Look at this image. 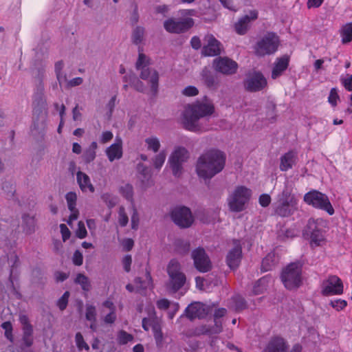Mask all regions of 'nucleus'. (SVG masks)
<instances>
[{
	"mask_svg": "<svg viewBox=\"0 0 352 352\" xmlns=\"http://www.w3.org/2000/svg\"><path fill=\"white\" fill-rule=\"evenodd\" d=\"M214 69L226 75H232L236 72L238 64L228 57H219L214 60Z\"/></svg>",
	"mask_w": 352,
	"mask_h": 352,
	"instance_id": "16",
	"label": "nucleus"
},
{
	"mask_svg": "<svg viewBox=\"0 0 352 352\" xmlns=\"http://www.w3.org/2000/svg\"><path fill=\"white\" fill-rule=\"evenodd\" d=\"M201 80L204 85L209 89H217L219 81L217 77L211 71L207 68H204L201 73Z\"/></svg>",
	"mask_w": 352,
	"mask_h": 352,
	"instance_id": "24",
	"label": "nucleus"
},
{
	"mask_svg": "<svg viewBox=\"0 0 352 352\" xmlns=\"http://www.w3.org/2000/svg\"><path fill=\"white\" fill-rule=\"evenodd\" d=\"M214 112L213 103L206 99L205 101H196L188 104L186 108L182 118V124L185 129L192 132H200L203 131L199 124V120Z\"/></svg>",
	"mask_w": 352,
	"mask_h": 352,
	"instance_id": "2",
	"label": "nucleus"
},
{
	"mask_svg": "<svg viewBox=\"0 0 352 352\" xmlns=\"http://www.w3.org/2000/svg\"><path fill=\"white\" fill-rule=\"evenodd\" d=\"M145 142L148 145V150H152L155 153L159 151L160 147V143L157 138L152 137L146 138L145 140Z\"/></svg>",
	"mask_w": 352,
	"mask_h": 352,
	"instance_id": "46",
	"label": "nucleus"
},
{
	"mask_svg": "<svg viewBox=\"0 0 352 352\" xmlns=\"http://www.w3.org/2000/svg\"><path fill=\"white\" fill-rule=\"evenodd\" d=\"M149 65L148 60L146 58V56L143 53H140L138 59L136 62L135 66L137 69H142V67H144V65Z\"/></svg>",
	"mask_w": 352,
	"mask_h": 352,
	"instance_id": "56",
	"label": "nucleus"
},
{
	"mask_svg": "<svg viewBox=\"0 0 352 352\" xmlns=\"http://www.w3.org/2000/svg\"><path fill=\"white\" fill-rule=\"evenodd\" d=\"M137 168L138 171L141 175L140 179L142 182L145 184L146 186H148L150 183V179L151 178V170L142 164H139Z\"/></svg>",
	"mask_w": 352,
	"mask_h": 352,
	"instance_id": "32",
	"label": "nucleus"
},
{
	"mask_svg": "<svg viewBox=\"0 0 352 352\" xmlns=\"http://www.w3.org/2000/svg\"><path fill=\"white\" fill-rule=\"evenodd\" d=\"M289 62V58L288 56L278 58L272 72V78L276 79L279 77L288 67Z\"/></svg>",
	"mask_w": 352,
	"mask_h": 352,
	"instance_id": "26",
	"label": "nucleus"
},
{
	"mask_svg": "<svg viewBox=\"0 0 352 352\" xmlns=\"http://www.w3.org/2000/svg\"><path fill=\"white\" fill-rule=\"evenodd\" d=\"M76 179L79 187L82 192H86L87 190L90 192H94V187L91 183L89 177L86 173L82 171H78L76 173Z\"/></svg>",
	"mask_w": 352,
	"mask_h": 352,
	"instance_id": "25",
	"label": "nucleus"
},
{
	"mask_svg": "<svg viewBox=\"0 0 352 352\" xmlns=\"http://www.w3.org/2000/svg\"><path fill=\"white\" fill-rule=\"evenodd\" d=\"M133 340V336L124 330H121L118 334V342L120 344H126Z\"/></svg>",
	"mask_w": 352,
	"mask_h": 352,
	"instance_id": "43",
	"label": "nucleus"
},
{
	"mask_svg": "<svg viewBox=\"0 0 352 352\" xmlns=\"http://www.w3.org/2000/svg\"><path fill=\"white\" fill-rule=\"evenodd\" d=\"M166 271L168 275V280L166 283V289L172 293H176L185 285L186 276L182 271L179 262L176 259L170 261Z\"/></svg>",
	"mask_w": 352,
	"mask_h": 352,
	"instance_id": "4",
	"label": "nucleus"
},
{
	"mask_svg": "<svg viewBox=\"0 0 352 352\" xmlns=\"http://www.w3.org/2000/svg\"><path fill=\"white\" fill-rule=\"evenodd\" d=\"M144 28L140 26H138L133 30L132 34V41L133 43L138 45L140 43L144 37Z\"/></svg>",
	"mask_w": 352,
	"mask_h": 352,
	"instance_id": "40",
	"label": "nucleus"
},
{
	"mask_svg": "<svg viewBox=\"0 0 352 352\" xmlns=\"http://www.w3.org/2000/svg\"><path fill=\"white\" fill-rule=\"evenodd\" d=\"M232 307L236 312H240L247 308V302L240 295H234L232 298Z\"/></svg>",
	"mask_w": 352,
	"mask_h": 352,
	"instance_id": "33",
	"label": "nucleus"
},
{
	"mask_svg": "<svg viewBox=\"0 0 352 352\" xmlns=\"http://www.w3.org/2000/svg\"><path fill=\"white\" fill-rule=\"evenodd\" d=\"M268 279L264 276L258 279L253 287V294L254 295H258L264 292L267 287Z\"/></svg>",
	"mask_w": 352,
	"mask_h": 352,
	"instance_id": "37",
	"label": "nucleus"
},
{
	"mask_svg": "<svg viewBox=\"0 0 352 352\" xmlns=\"http://www.w3.org/2000/svg\"><path fill=\"white\" fill-rule=\"evenodd\" d=\"M342 280L336 275H331L322 283V294L325 296L343 294Z\"/></svg>",
	"mask_w": 352,
	"mask_h": 352,
	"instance_id": "14",
	"label": "nucleus"
},
{
	"mask_svg": "<svg viewBox=\"0 0 352 352\" xmlns=\"http://www.w3.org/2000/svg\"><path fill=\"white\" fill-rule=\"evenodd\" d=\"M258 13L256 10H250L249 14L242 16L234 24L235 32L239 35H244L250 28V23L258 19Z\"/></svg>",
	"mask_w": 352,
	"mask_h": 352,
	"instance_id": "19",
	"label": "nucleus"
},
{
	"mask_svg": "<svg viewBox=\"0 0 352 352\" xmlns=\"http://www.w3.org/2000/svg\"><path fill=\"white\" fill-rule=\"evenodd\" d=\"M206 42L201 53L205 56H215L221 54V43L212 35L207 34L204 38Z\"/></svg>",
	"mask_w": 352,
	"mask_h": 352,
	"instance_id": "17",
	"label": "nucleus"
},
{
	"mask_svg": "<svg viewBox=\"0 0 352 352\" xmlns=\"http://www.w3.org/2000/svg\"><path fill=\"white\" fill-rule=\"evenodd\" d=\"M1 327L5 330V336L10 341L13 342L12 325L10 322L6 321L2 323Z\"/></svg>",
	"mask_w": 352,
	"mask_h": 352,
	"instance_id": "50",
	"label": "nucleus"
},
{
	"mask_svg": "<svg viewBox=\"0 0 352 352\" xmlns=\"http://www.w3.org/2000/svg\"><path fill=\"white\" fill-rule=\"evenodd\" d=\"M157 322H156L154 319L144 318L142 319V328L145 331H148L149 327L153 328V324H157Z\"/></svg>",
	"mask_w": 352,
	"mask_h": 352,
	"instance_id": "61",
	"label": "nucleus"
},
{
	"mask_svg": "<svg viewBox=\"0 0 352 352\" xmlns=\"http://www.w3.org/2000/svg\"><path fill=\"white\" fill-rule=\"evenodd\" d=\"M141 70L140 78L145 80H148L151 84V91L153 96H155L158 92L159 74L155 69H151L146 65L140 69Z\"/></svg>",
	"mask_w": 352,
	"mask_h": 352,
	"instance_id": "18",
	"label": "nucleus"
},
{
	"mask_svg": "<svg viewBox=\"0 0 352 352\" xmlns=\"http://www.w3.org/2000/svg\"><path fill=\"white\" fill-rule=\"evenodd\" d=\"M182 94L186 96H195L199 94V91L194 86H188L183 89Z\"/></svg>",
	"mask_w": 352,
	"mask_h": 352,
	"instance_id": "59",
	"label": "nucleus"
},
{
	"mask_svg": "<svg viewBox=\"0 0 352 352\" xmlns=\"http://www.w3.org/2000/svg\"><path fill=\"white\" fill-rule=\"evenodd\" d=\"M166 160V153L162 151L155 156L153 159V165L155 168L160 169L163 166Z\"/></svg>",
	"mask_w": 352,
	"mask_h": 352,
	"instance_id": "49",
	"label": "nucleus"
},
{
	"mask_svg": "<svg viewBox=\"0 0 352 352\" xmlns=\"http://www.w3.org/2000/svg\"><path fill=\"white\" fill-rule=\"evenodd\" d=\"M98 148L96 142H92L89 146L85 151L82 156L83 161L86 164L93 162L96 156V150Z\"/></svg>",
	"mask_w": 352,
	"mask_h": 352,
	"instance_id": "31",
	"label": "nucleus"
},
{
	"mask_svg": "<svg viewBox=\"0 0 352 352\" xmlns=\"http://www.w3.org/2000/svg\"><path fill=\"white\" fill-rule=\"evenodd\" d=\"M329 305L336 311H339L344 309L347 306V302L345 300L338 299L331 300Z\"/></svg>",
	"mask_w": 352,
	"mask_h": 352,
	"instance_id": "51",
	"label": "nucleus"
},
{
	"mask_svg": "<svg viewBox=\"0 0 352 352\" xmlns=\"http://www.w3.org/2000/svg\"><path fill=\"white\" fill-rule=\"evenodd\" d=\"M303 201L315 208L326 211L329 215L335 212L328 196L317 190H311L305 193Z\"/></svg>",
	"mask_w": 352,
	"mask_h": 352,
	"instance_id": "6",
	"label": "nucleus"
},
{
	"mask_svg": "<svg viewBox=\"0 0 352 352\" xmlns=\"http://www.w3.org/2000/svg\"><path fill=\"white\" fill-rule=\"evenodd\" d=\"M251 189L244 186H238L228 197V205L231 212L243 211L252 197Z\"/></svg>",
	"mask_w": 352,
	"mask_h": 352,
	"instance_id": "5",
	"label": "nucleus"
},
{
	"mask_svg": "<svg viewBox=\"0 0 352 352\" xmlns=\"http://www.w3.org/2000/svg\"><path fill=\"white\" fill-rule=\"evenodd\" d=\"M174 245L175 251L179 254H186L190 251V244L188 241L182 239H176Z\"/></svg>",
	"mask_w": 352,
	"mask_h": 352,
	"instance_id": "34",
	"label": "nucleus"
},
{
	"mask_svg": "<svg viewBox=\"0 0 352 352\" xmlns=\"http://www.w3.org/2000/svg\"><path fill=\"white\" fill-rule=\"evenodd\" d=\"M287 341L280 336H273L266 344L263 352H287Z\"/></svg>",
	"mask_w": 352,
	"mask_h": 352,
	"instance_id": "20",
	"label": "nucleus"
},
{
	"mask_svg": "<svg viewBox=\"0 0 352 352\" xmlns=\"http://www.w3.org/2000/svg\"><path fill=\"white\" fill-rule=\"evenodd\" d=\"M194 334L197 336H200L202 335L211 336L213 335L214 333L211 326L204 324L195 328L194 331Z\"/></svg>",
	"mask_w": 352,
	"mask_h": 352,
	"instance_id": "42",
	"label": "nucleus"
},
{
	"mask_svg": "<svg viewBox=\"0 0 352 352\" xmlns=\"http://www.w3.org/2000/svg\"><path fill=\"white\" fill-rule=\"evenodd\" d=\"M242 258V248L239 244L236 245L228 253L226 263L231 270H236Z\"/></svg>",
	"mask_w": 352,
	"mask_h": 352,
	"instance_id": "22",
	"label": "nucleus"
},
{
	"mask_svg": "<svg viewBox=\"0 0 352 352\" xmlns=\"http://www.w3.org/2000/svg\"><path fill=\"white\" fill-rule=\"evenodd\" d=\"M244 87L250 92L263 90L267 85V79L261 72H254L244 80Z\"/></svg>",
	"mask_w": 352,
	"mask_h": 352,
	"instance_id": "13",
	"label": "nucleus"
},
{
	"mask_svg": "<svg viewBox=\"0 0 352 352\" xmlns=\"http://www.w3.org/2000/svg\"><path fill=\"white\" fill-rule=\"evenodd\" d=\"M211 311L209 305L200 302H195L190 304L185 309L186 317L193 320L195 318L202 319L206 318Z\"/></svg>",
	"mask_w": 352,
	"mask_h": 352,
	"instance_id": "15",
	"label": "nucleus"
},
{
	"mask_svg": "<svg viewBox=\"0 0 352 352\" xmlns=\"http://www.w3.org/2000/svg\"><path fill=\"white\" fill-rule=\"evenodd\" d=\"M214 324L213 326H211L212 331H213V333L219 334L223 330L222 323L220 320H219V318H214Z\"/></svg>",
	"mask_w": 352,
	"mask_h": 352,
	"instance_id": "64",
	"label": "nucleus"
},
{
	"mask_svg": "<svg viewBox=\"0 0 352 352\" xmlns=\"http://www.w3.org/2000/svg\"><path fill=\"white\" fill-rule=\"evenodd\" d=\"M134 283L136 285L137 291L146 289L148 287H152L151 285H148L146 280H143L140 277H136L134 279Z\"/></svg>",
	"mask_w": 352,
	"mask_h": 352,
	"instance_id": "54",
	"label": "nucleus"
},
{
	"mask_svg": "<svg viewBox=\"0 0 352 352\" xmlns=\"http://www.w3.org/2000/svg\"><path fill=\"white\" fill-rule=\"evenodd\" d=\"M189 158L188 150L183 146L176 147L169 157L168 162L173 174L179 177L182 174V164Z\"/></svg>",
	"mask_w": 352,
	"mask_h": 352,
	"instance_id": "7",
	"label": "nucleus"
},
{
	"mask_svg": "<svg viewBox=\"0 0 352 352\" xmlns=\"http://www.w3.org/2000/svg\"><path fill=\"white\" fill-rule=\"evenodd\" d=\"M67 200L68 209L69 210H74L76 208L77 195L74 192H69L65 195Z\"/></svg>",
	"mask_w": 352,
	"mask_h": 352,
	"instance_id": "44",
	"label": "nucleus"
},
{
	"mask_svg": "<svg viewBox=\"0 0 352 352\" xmlns=\"http://www.w3.org/2000/svg\"><path fill=\"white\" fill-rule=\"evenodd\" d=\"M106 154L110 162L120 159L122 157V146L121 139H116V142L111 144L107 148Z\"/></svg>",
	"mask_w": 352,
	"mask_h": 352,
	"instance_id": "23",
	"label": "nucleus"
},
{
	"mask_svg": "<svg viewBox=\"0 0 352 352\" xmlns=\"http://www.w3.org/2000/svg\"><path fill=\"white\" fill-rule=\"evenodd\" d=\"M298 210V204L277 200L274 208L276 214L281 217L292 216Z\"/></svg>",
	"mask_w": 352,
	"mask_h": 352,
	"instance_id": "21",
	"label": "nucleus"
},
{
	"mask_svg": "<svg viewBox=\"0 0 352 352\" xmlns=\"http://www.w3.org/2000/svg\"><path fill=\"white\" fill-rule=\"evenodd\" d=\"M139 223V217L137 210L133 207V212L131 215V228L133 230L138 229Z\"/></svg>",
	"mask_w": 352,
	"mask_h": 352,
	"instance_id": "62",
	"label": "nucleus"
},
{
	"mask_svg": "<svg viewBox=\"0 0 352 352\" xmlns=\"http://www.w3.org/2000/svg\"><path fill=\"white\" fill-rule=\"evenodd\" d=\"M226 154L218 149L204 152L197 160L196 171L199 177L210 179L220 173L225 166Z\"/></svg>",
	"mask_w": 352,
	"mask_h": 352,
	"instance_id": "1",
	"label": "nucleus"
},
{
	"mask_svg": "<svg viewBox=\"0 0 352 352\" xmlns=\"http://www.w3.org/2000/svg\"><path fill=\"white\" fill-rule=\"evenodd\" d=\"M278 200L298 204V200L293 192V188L286 184L282 192L278 196Z\"/></svg>",
	"mask_w": 352,
	"mask_h": 352,
	"instance_id": "28",
	"label": "nucleus"
},
{
	"mask_svg": "<svg viewBox=\"0 0 352 352\" xmlns=\"http://www.w3.org/2000/svg\"><path fill=\"white\" fill-rule=\"evenodd\" d=\"M171 218L180 228H189L194 221L190 210L186 206L177 207L171 212Z\"/></svg>",
	"mask_w": 352,
	"mask_h": 352,
	"instance_id": "10",
	"label": "nucleus"
},
{
	"mask_svg": "<svg viewBox=\"0 0 352 352\" xmlns=\"http://www.w3.org/2000/svg\"><path fill=\"white\" fill-rule=\"evenodd\" d=\"M122 263L124 271L126 272H129L131 271V266L132 264L131 256L129 254L125 255L122 260Z\"/></svg>",
	"mask_w": 352,
	"mask_h": 352,
	"instance_id": "58",
	"label": "nucleus"
},
{
	"mask_svg": "<svg viewBox=\"0 0 352 352\" xmlns=\"http://www.w3.org/2000/svg\"><path fill=\"white\" fill-rule=\"evenodd\" d=\"M74 282L76 284H79L82 289L85 292H89L91 288V283L88 277L83 274H78Z\"/></svg>",
	"mask_w": 352,
	"mask_h": 352,
	"instance_id": "35",
	"label": "nucleus"
},
{
	"mask_svg": "<svg viewBox=\"0 0 352 352\" xmlns=\"http://www.w3.org/2000/svg\"><path fill=\"white\" fill-rule=\"evenodd\" d=\"M274 256L270 254H267L262 261L261 271L267 272L272 270L276 265Z\"/></svg>",
	"mask_w": 352,
	"mask_h": 352,
	"instance_id": "39",
	"label": "nucleus"
},
{
	"mask_svg": "<svg viewBox=\"0 0 352 352\" xmlns=\"http://www.w3.org/2000/svg\"><path fill=\"white\" fill-rule=\"evenodd\" d=\"M96 309L95 306L92 305H87L85 318L86 320L90 322H96Z\"/></svg>",
	"mask_w": 352,
	"mask_h": 352,
	"instance_id": "45",
	"label": "nucleus"
},
{
	"mask_svg": "<svg viewBox=\"0 0 352 352\" xmlns=\"http://www.w3.org/2000/svg\"><path fill=\"white\" fill-rule=\"evenodd\" d=\"M340 34L342 44L352 41V22L347 23L342 26Z\"/></svg>",
	"mask_w": 352,
	"mask_h": 352,
	"instance_id": "30",
	"label": "nucleus"
},
{
	"mask_svg": "<svg viewBox=\"0 0 352 352\" xmlns=\"http://www.w3.org/2000/svg\"><path fill=\"white\" fill-rule=\"evenodd\" d=\"M120 192L127 200L133 202V188L131 184H126L124 186H121Z\"/></svg>",
	"mask_w": 352,
	"mask_h": 352,
	"instance_id": "41",
	"label": "nucleus"
},
{
	"mask_svg": "<svg viewBox=\"0 0 352 352\" xmlns=\"http://www.w3.org/2000/svg\"><path fill=\"white\" fill-rule=\"evenodd\" d=\"M303 235L310 239V245L312 247L321 245V243L324 241L322 230L318 228L316 221L312 219H309Z\"/></svg>",
	"mask_w": 352,
	"mask_h": 352,
	"instance_id": "12",
	"label": "nucleus"
},
{
	"mask_svg": "<svg viewBox=\"0 0 352 352\" xmlns=\"http://www.w3.org/2000/svg\"><path fill=\"white\" fill-rule=\"evenodd\" d=\"M195 21L190 17L184 19L169 18L164 22V29L169 33L181 34L193 27Z\"/></svg>",
	"mask_w": 352,
	"mask_h": 352,
	"instance_id": "9",
	"label": "nucleus"
},
{
	"mask_svg": "<svg viewBox=\"0 0 352 352\" xmlns=\"http://www.w3.org/2000/svg\"><path fill=\"white\" fill-rule=\"evenodd\" d=\"M123 81L129 82L130 86L133 87L135 90L143 92L144 90V83L140 80L134 74H129L123 77Z\"/></svg>",
	"mask_w": 352,
	"mask_h": 352,
	"instance_id": "29",
	"label": "nucleus"
},
{
	"mask_svg": "<svg viewBox=\"0 0 352 352\" xmlns=\"http://www.w3.org/2000/svg\"><path fill=\"white\" fill-rule=\"evenodd\" d=\"M76 235L79 239H84L87 235V232L85 224L82 221H79L78 223V228L76 231Z\"/></svg>",
	"mask_w": 352,
	"mask_h": 352,
	"instance_id": "55",
	"label": "nucleus"
},
{
	"mask_svg": "<svg viewBox=\"0 0 352 352\" xmlns=\"http://www.w3.org/2000/svg\"><path fill=\"white\" fill-rule=\"evenodd\" d=\"M279 39L276 34L267 33L256 45L255 52L258 56H265L274 53L278 47Z\"/></svg>",
	"mask_w": 352,
	"mask_h": 352,
	"instance_id": "8",
	"label": "nucleus"
},
{
	"mask_svg": "<svg viewBox=\"0 0 352 352\" xmlns=\"http://www.w3.org/2000/svg\"><path fill=\"white\" fill-rule=\"evenodd\" d=\"M119 214V224L122 227H124L126 226L129 221V218L127 214L125 212V209L124 207H120L118 212Z\"/></svg>",
	"mask_w": 352,
	"mask_h": 352,
	"instance_id": "53",
	"label": "nucleus"
},
{
	"mask_svg": "<svg viewBox=\"0 0 352 352\" xmlns=\"http://www.w3.org/2000/svg\"><path fill=\"white\" fill-rule=\"evenodd\" d=\"M152 329L156 345L158 348H161L163 346L164 336L160 324L158 322L154 324Z\"/></svg>",
	"mask_w": 352,
	"mask_h": 352,
	"instance_id": "38",
	"label": "nucleus"
},
{
	"mask_svg": "<svg viewBox=\"0 0 352 352\" xmlns=\"http://www.w3.org/2000/svg\"><path fill=\"white\" fill-rule=\"evenodd\" d=\"M73 263L75 265L80 266L83 263V256L79 250H76L73 255Z\"/></svg>",
	"mask_w": 352,
	"mask_h": 352,
	"instance_id": "60",
	"label": "nucleus"
},
{
	"mask_svg": "<svg viewBox=\"0 0 352 352\" xmlns=\"http://www.w3.org/2000/svg\"><path fill=\"white\" fill-rule=\"evenodd\" d=\"M340 97L338 94V90L336 87L332 88L330 90V93L328 97V102L331 104L332 107H336L337 105V102L339 100Z\"/></svg>",
	"mask_w": 352,
	"mask_h": 352,
	"instance_id": "52",
	"label": "nucleus"
},
{
	"mask_svg": "<svg viewBox=\"0 0 352 352\" xmlns=\"http://www.w3.org/2000/svg\"><path fill=\"white\" fill-rule=\"evenodd\" d=\"M195 267L201 273L209 272L212 269V263L205 250L199 247L191 253Z\"/></svg>",
	"mask_w": 352,
	"mask_h": 352,
	"instance_id": "11",
	"label": "nucleus"
},
{
	"mask_svg": "<svg viewBox=\"0 0 352 352\" xmlns=\"http://www.w3.org/2000/svg\"><path fill=\"white\" fill-rule=\"evenodd\" d=\"M24 230L27 233L31 234L34 231L36 224V219L34 217H30L29 214H23L22 217Z\"/></svg>",
	"mask_w": 352,
	"mask_h": 352,
	"instance_id": "36",
	"label": "nucleus"
},
{
	"mask_svg": "<svg viewBox=\"0 0 352 352\" xmlns=\"http://www.w3.org/2000/svg\"><path fill=\"white\" fill-rule=\"evenodd\" d=\"M63 241L65 242L70 237L71 232L69 228L65 224L60 225Z\"/></svg>",
	"mask_w": 352,
	"mask_h": 352,
	"instance_id": "63",
	"label": "nucleus"
},
{
	"mask_svg": "<svg viewBox=\"0 0 352 352\" xmlns=\"http://www.w3.org/2000/svg\"><path fill=\"white\" fill-rule=\"evenodd\" d=\"M302 264L294 262L287 265L282 271L280 278L284 286L289 290L296 289L302 283Z\"/></svg>",
	"mask_w": 352,
	"mask_h": 352,
	"instance_id": "3",
	"label": "nucleus"
},
{
	"mask_svg": "<svg viewBox=\"0 0 352 352\" xmlns=\"http://www.w3.org/2000/svg\"><path fill=\"white\" fill-rule=\"evenodd\" d=\"M69 296V292L66 291L63 294V296L58 300L56 305L60 311H63L66 309L68 304Z\"/></svg>",
	"mask_w": 352,
	"mask_h": 352,
	"instance_id": "48",
	"label": "nucleus"
},
{
	"mask_svg": "<svg viewBox=\"0 0 352 352\" xmlns=\"http://www.w3.org/2000/svg\"><path fill=\"white\" fill-rule=\"evenodd\" d=\"M75 342L76 346L79 350L85 349L86 351L89 350V346L87 343L85 341L81 333L78 332L75 336Z\"/></svg>",
	"mask_w": 352,
	"mask_h": 352,
	"instance_id": "47",
	"label": "nucleus"
},
{
	"mask_svg": "<svg viewBox=\"0 0 352 352\" xmlns=\"http://www.w3.org/2000/svg\"><path fill=\"white\" fill-rule=\"evenodd\" d=\"M296 155L292 151H289L280 157V169L281 171H287L291 169L294 164Z\"/></svg>",
	"mask_w": 352,
	"mask_h": 352,
	"instance_id": "27",
	"label": "nucleus"
},
{
	"mask_svg": "<svg viewBox=\"0 0 352 352\" xmlns=\"http://www.w3.org/2000/svg\"><path fill=\"white\" fill-rule=\"evenodd\" d=\"M272 199L268 194H262L259 196L258 203L262 207H267L271 203Z\"/></svg>",
	"mask_w": 352,
	"mask_h": 352,
	"instance_id": "57",
	"label": "nucleus"
}]
</instances>
